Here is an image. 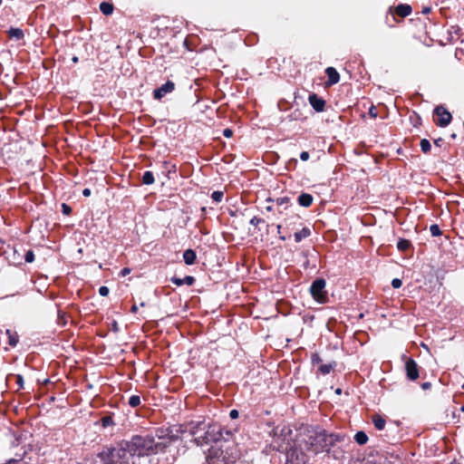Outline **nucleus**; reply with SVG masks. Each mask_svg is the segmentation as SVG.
<instances>
[{
  "label": "nucleus",
  "instance_id": "obj_1",
  "mask_svg": "<svg viewBox=\"0 0 464 464\" xmlns=\"http://www.w3.org/2000/svg\"><path fill=\"white\" fill-rule=\"evenodd\" d=\"M128 441L139 459L163 452L167 449V442L155 440L152 434L134 435Z\"/></svg>",
  "mask_w": 464,
  "mask_h": 464
},
{
  "label": "nucleus",
  "instance_id": "obj_2",
  "mask_svg": "<svg viewBox=\"0 0 464 464\" xmlns=\"http://www.w3.org/2000/svg\"><path fill=\"white\" fill-rule=\"evenodd\" d=\"M188 430L193 437V441L199 447L217 441L221 437L219 427L204 421H191Z\"/></svg>",
  "mask_w": 464,
  "mask_h": 464
},
{
  "label": "nucleus",
  "instance_id": "obj_3",
  "mask_svg": "<svg viewBox=\"0 0 464 464\" xmlns=\"http://www.w3.org/2000/svg\"><path fill=\"white\" fill-rule=\"evenodd\" d=\"M308 440V443L313 451L317 453L319 451H329L336 442L344 440V435L340 433H327L325 430H320L314 435H310Z\"/></svg>",
  "mask_w": 464,
  "mask_h": 464
},
{
  "label": "nucleus",
  "instance_id": "obj_4",
  "mask_svg": "<svg viewBox=\"0 0 464 464\" xmlns=\"http://www.w3.org/2000/svg\"><path fill=\"white\" fill-rule=\"evenodd\" d=\"M116 459L118 464H137L139 459L128 440H122L116 447Z\"/></svg>",
  "mask_w": 464,
  "mask_h": 464
},
{
  "label": "nucleus",
  "instance_id": "obj_5",
  "mask_svg": "<svg viewBox=\"0 0 464 464\" xmlns=\"http://www.w3.org/2000/svg\"><path fill=\"white\" fill-rule=\"evenodd\" d=\"M325 280L322 278L314 280L311 285L310 293L318 302H322L324 299V290L325 288Z\"/></svg>",
  "mask_w": 464,
  "mask_h": 464
},
{
  "label": "nucleus",
  "instance_id": "obj_6",
  "mask_svg": "<svg viewBox=\"0 0 464 464\" xmlns=\"http://www.w3.org/2000/svg\"><path fill=\"white\" fill-rule=\"evenodd\" d=\"M434 113L438 116L436 124L440 127H447L452 119L451 114L442 106H438L434 110Z\"/></svg>",
  "mask_w": 464,
  "mask_h": 464
},
{
  "label": "nucleus",
  "instance_id": "obj_7",
  "mask_svg": "<svg viewBox=\"0 0 464 464\" xmlns=\"http://www.w3.org/2000/svg\"><path fill=\"white\" fill-rule=\"evenodd\" d=\"M155 440L158 439V441H166L167 448L174 441L179 440V436L172 433V430L169 429H158L155 431Z\"/></svg>",
  "mask_w": 464,
  "mask_h": 464
},
{
  "label": "nucleus",
  "instance_id": "obj_8",
  "mask_svg": "<svg viewBox=\"0 0 464 464\" xmlns=\"http://www.w3.org/2000/svg\"><path fill=\"white\" fill-rule=\"evenodd\" d=\"M175 90V83L171 81H168L160 87L153 91V98L155 100H161L167 94L172 92Z\"/></svg>",
  "mask_w": 464,
  "mask_h": 464
},
{
  "label": "nucleus",
  "instance_id": "obj_9",
  "mask_svg": "<svg viewBox=\"0 0 464 464\" xmlns=\"http://www.w3.org/2000/svg\"><path fill=\"white\" fill-rule=\"evenodd\" d=\"M406 376L410 381L419 378V366L413 359H408L405 362Z\"/></svg>",
  "mask_w": 464,
  "mask_h": 464
},
{
  "label": "nucleus",
  "instance_id": "obj_10",
  "mask_svg": "<svg viewBox=\"0 0 464 464\" xmlns=\"http://www.w3.org/2000/svg\"><path fill=\"white\" fill-rule=\"evenodd\" d=\"M102 464H118L116 459V448L107 449L98 454Z\"/></svg>",
  "mask_w": 464,
  "mask_h": 464
},
{
  "label": "nucleus",
  "instance_id": "obj_11",
  "mask_svg": "<svg viewBox=\"0 0 464 464\" xmlns=\"http://www.w3.org/2000/svg\"><path fill=\"white\" fill-rule=\"evenodd\" d=\"M412 8L410 5L407 4H400L393 10L392 7L389 9V12L392 14V20L396 21L394 14H397L400 17H406L411 14Z\"/></svg>",
  "mask_w": 464,
  "mask_h": 464
},
{
  "label": "nucleus",
  "instance_id": "obj_12",
  "mask_svg": "<svg viewBox=\"0 0 464 464\" xmlns=\"http://www.w3.org/2000/svg\"><path fill=\"white\" fill-rule=\"evenodd\" d=\"M325 73L328 77L326 82L327 85L336 84L340 81V74L334 67H327Z\"/></svg>",
  "mask_w": 464,
  "mask_h": 464
},
{
  "label": "nucleus",
  "instance_id": "obj_13",
  "mask_svg": "<svg viewBox=\"0 0 464 464\" xmlns=\"http://www.w3.org/2000/svg\"><path fill=\"white\" fill-rule=\"evenodd\" d=\"M309 102L311 106L316 111H323L325 106V102L319 98L316 94H311L309 96Z\"/></svg>",
  "mask_w": 464,
  "mask_h": 464
},
{
  "label": "nucleus",
  "instance_id": "obj_14",
  "mask_svg": "<svg viewBox=\"0 0 464 464\" xmlns=\"http://www.w3.org/2000/svg\"><path fill=\"white\" fill-rule=\"evenodd\" d=\"M170 280L174 285H176L178 286H180L183 285H192L195 283V278L191 276H186L184 278H179V277L174 276Z\"/></svg>",
  "mask_w": 464,
  "mask_h": 464
},
{
  "label": "nucleus",
  "instance_id": "obj_15",
  "mask_svg": "<svg viewBox=\"0 0 464 464\" xmlns=\"http://www.w3.org/2000/svg\"><path fill=\"white\" fill-rule=\"evenodd\" d=\"M310 235H311V230H310V228H309V227H303L301 230L295 232V234H294L295 241L296 243H299V242H301L303 239H304V238H306V237H310Z\"/></svg>",
  "mask_w": 464,
  "mask_h": 464
},
{
  "label": "nucleus",
  "instance_id": "obj_16",
  "mask_svg": "<svg viewBox=\"0 0 464 464\" xmlns=\"http://www.w3.org/2000/svg\"><path fill=\"white\" fill-rule=\"evenodd\" d=\"M297 201H298L300 206L304 207V208H308L313 203V197H312V195H310L308 193H302L298 197Z\"/></svg>",
  "mask_w": 464,
  "mask_h": 464
},
{
  "label": "nucleus",
  "instance_id": "obj_17",
  "mask_svg": "<svg viewBox=\"0 0 464 464\" xmlns=\"http://www.w3.org/2000/svg\"><path fill=\"white\" fill-rule=\"evenodd\" d=\"M197 255L194 250L192 249H187L183 253V259L185 264L190 266L193 265L196 261Z\"/></svg>",
  "mask_w": 464,
  "mask_h": 464
},
{
  "label": "nucleus",
  "instance_id": "obj_18",
  "mask_svg": "<svg viewBox=\"0 0 464 464\" xmlns=\"http://www.w3.org/2000/svg\"><path fill=\"white\" fill-rule=\"evenodd\" d=\"M372 420L376 430H382L384 429L386 420L382 416L374 414L372 418Z\"/></svg>",
  "mask_w": 464,
  "mask_h": 464
},
{
  "label": "nucleus",
  "instance_id": "obj_19",
  "mask_svg": "<svg viewBox=\"0 0 464 464\" xmlns=\"http://www.w3.org/2000/svg\"><path fill=\"white\" fill-rule=\"evenodd\" d=\"M5 334L8 337V343H9V345H11L13 347L16 346V344L18 343V341H19L18 334L16 332H14V331L10 330V329H7L5 331Z\"/></svg>",
  "mask_w": 464,
  "mask_h": 464
},
{
  "label": "nucleus",
  "instance_id": "obj_20",
  "mask_svg": "<svg viewBox=\"0 0 464 464\" xmlns=\"http://www.w3.org/2000/svg\"><path fill=\"white\" fill-rule=\"evenodd\" d=\"M368 440L367 434L362 430L357 431L354 435V440L359 445L366 444Z\"/></svg>",
  "mask_w": 464,
  "mask_h": 464
},
{
  "label": "nucleus",
  "instance_id": "obj_21",
  "mask_svg": "<svg viewBox=\"0 0 464 464\" xmlns=\"http://www.w3.org/2000/svg\"><path fill=\"white\" fill-rule=\"evenodd\" d=\"M100 10L105 15H110L113 12V5L108 2H102L100 4Z\"/></svg>",
  "mask_w": 464,
  "mask_h": 464
},
{
  "label": "nucleus",
  "instance_id": "obj_22",
  "mask_svg": "<svg viewBox=\"0 0 464 464\" xmlns=\"http://www.w3.org/2000/svg\"><path fill=\"white\" fill-rule=\"evenodd\" d=\"M8 35L10 38H14L16 40H21L24 37V32L20 28H10L8 31Z\"/></svg>",
  "mask_w": 464,
  "mask_h": 464
},
{
  "label": "nucleus",
  "instance_id": "obj_23",
  "mask_svg": "<svg viewBox=\"0 0 464 464\" xmlns=\"http://www.w3.org/2000/svg\"><path fill=\"white\" fill-rule=\"evenodd\" d=\"M219 453H220V450L218 448H216L213 446L210 447L206 454V460L208 462H210V459L215 457H218Z\"/></svg>",
  "mask_w": 464,
  "mask_h": 464
},
{
  "label": "nucleus",
  "instance_id": "obj_24",
  "mask_svg": "<svg viewBox=\"0 0 464 464\" xmlns=\"http://www.w3.org/2000/svg\"><path fill=\"white\" fill-rule=\"evenodd\" d=\"M335 362L327 364H322L318 370L322 374L326 375L330 373V372L335 367Z\"/></svg>",
  "mask_w": 464,
  "mask_h": 464
},
{
  "label": "nucleus",
  "instance_id": "obj_25",
  "mask_svg": "<svg viewBox=\"0 0 464 464\" xmlns=\"http://www.w3.org/2000/svg\"><path fill=\"white\" fill-rule=\"evenodd\" d=\"M142 183L145 185H151L154 183V175L151 171H145L142 176Z\"/></svg>",
  "mask_w": 464,
  "mask_h": 464
},
{
  "label": "nucleus",
  "instance_id": "obj_26",
  "mask_svg": "<svg viewBox=\"0 0 464 464\" xmlns=\"http://www.w3.org/2000/svg\"><path fill=\"white\" fill-rule=\"evenodd\" d=\"M411 242L407 239H400L397 243V247L401 251H406L410 248Z\"/></svg>",
  "mask_w": 464,
  "mask_h": 464
},
{
  "label": "nucleus",
  "instance_id": "obj_27",
  "mask_svg": "<svg viewBox=\"0 0 464 464\" xmlns=\"http://www.w3.org/2000/svg\"><path fill=\"white\" fill-rule=\"evenodd\" d=\"M128 403L132 408L138 407L140 404V397L139 395H131L129 398Z\"/></svg>",
  "mask_w": 464,
  "mask_h": 464
},
{
  "label": "nucleus",
  "instance_id": "obj_28",
  "mask_svg": "<svg viewBox=\"0 0 464 464\" xmlns=\"http://www.w3.org/2000/svg\"><path fill=\"white\" fill-rule=\"evenodd\" d=\"M300 218L296 215L291 216L288 218L285 219V226L288 228H291L292 226H295L298 221Z\"/></svg>",
  "mask_w": 464,
  "mask_h": 464
},
{
  "label": "nucleus",
  "instance_id": "obj_29",
  "mask_svg": "<svg viewBox=\"0 0 464 464\" xmlns=\"http://www.w3.org/2000/svg\"><path fill=\"white\" fill-rule=\"evenodd\" d=\"M420 149H421L422 152H424V153L429 152L430 150V148H431L430 141L428 140H426V139H422L420 140Z\"/></svg>",
  "mask_w": 464,
  "mask_h": 464
},
{
  "label": "nucleus",
  "instance_id": "obj_30",
  "mask_svg": "<svg viewBox=\"0 0 464 464\" xmlns=\"http://www.w3.org/2000/svg\"><path fill=\"white\" fill-rule=\"evenodd\" d=\"M223 196H224V194L222 191L216 190V191L212 192L211 198L216 202H220L223 198Z\"/></svg>",
  "mask_w": 464,
  "mask_h": 464
},
{
  "label": "nucleus",
  "instance_id": "obj_31",
  "mask_svg": "<svg viewBox=\"0 0 464 464\" xmlns=\"http://www.w3.org/2000/svg\"><path fill=\"white\" fill-rule=\"evenodd\" d=\"M430 234L433 236V237H438V236H440L441 235V230L440 228L439 227L438 225L434 224V225H431L430 227Z\"/></svg>",
  "mask_w": 464,
  "mask_h": 464
},
{
  "label": "nucleus",
  "instance_id": "obj_32",
  "mask_svg": "<svg viewBox=\"0 0 464 464\" xmlns=\"http://www.w3.org/2000/svg\"><path fill=\"white\" fill-rule=\"evenodd\" d=\"M102 424L104 428L113 425V420L111 416H104L102 418Z\"/></svg>",
  "mask_w": 464,
  "mask_h": 464
},
{
  "label": "nucleus",
  "instance_id": "obj_33",
  "mask_svg": "<svg viewBox=\"0 0 464 464\" xmlns=\"http://www.w3.org/2000/svg\"><path fill=\"white\" fill-rule=\"evenodd\" d=\"M24 260L26 263H32L34 260V253L33 250H28L24 255Z\"/></svg>",
  "mask_w": 464,
  "mask_h": 464
},
{
  "label": "nucleus",
  "instance_id": "obj_34",
  "mask_svg": "<svg viewBox=\"0 0 464 464\" xmlns=\"http://www.w3.org/2000/svg\"><path fill=\"white\" fill-rule=\"evenodd\" d=\"M62 212L64 215H70L72 213V208L69 205L63 203L62 204Z\"/></svg>",
  "mask_w": 464,
  "mask_h": 464
},
{
  "label": "nucleus",
  "instance_id": "obj_35",
  "mask_svg": "<svg viewBox=\"0 0 464 464\" xmlns=\"http://www.w3.org/2000/svg\"><path fill=\"white\" fill-rule=\"evenodd\" d=\"M15 382H16V384L18 385V388L19 389H23L24 388V378L21 374H17L15 375Z\"/></svg>",
  "mask_w": 464,
  "mask_h": 464
},
{
  "label": "nucleus",
  "instance_id": "obj_36",
  "mask_svg": "<svg viewBox=\"0 0 464 464\" xmlns=\"http://www.w3.org/2000/svg\"><path fill=\"white\" fill-rule=\"evenodd\" d=\"M264 222H265V221H264V219H262V218H257V217H254V218H252L250 219V224H251L252 226H257V225H259V224H261V223H264Z\"/></svg>",
  "mask_w": 464,
  "mask_h": 464
},
{
  "label": "nucleus",
  "instance_id": "obj_37",
  "mask_svg": "<svg viewBox=\"0 0 464 464\" xmlns=\"http://www.w3.org/2000/svg\"><path fill=\"white\" fill-rule=\"evenodd\" d=\"M110 293V290L107 286H101L99 288V294L102 295V296H107Z\"/></svg>",
  "mask_w": 464,
  "mask_h": 464
},
{
  "label": "nucleus",
  "instance_id": "obj_38",
  "mask_svg": "<svg viewBox=\"0 0 464 464\" xmlns=\"http://www.w3.org/2000/svg\"><path fill=\"white\" fill-rule=\"evenodd\" d=\"M401 285H402V282H401V279H399V278H394V279H392V286L393 288H400V287L401 286Z\"/></svg>",
  "mask_w": 464,
  "mask_h": 464
},
{
  "label": "nucleus",
  "instance_id": "obj_39",
  "mask_svg": "<svg viewBox=\"0 0 464 464\" xmlns=\"http://www.w3.org/2000/svg\"><path fill=\"white\" fill-rule=\"evenodd\" d=\"M311 359H312V363L313 364H317V363L322 362V359H321V357L319 356L318 353H313Z\"/></svg>",
  "mask_w": 464,
  "mask_h": 464
},
{
  "label": "nucleus",
  "instance_id": "obj_40",
  "mask_svg": "<svg viewBox=\"0 0 464 464\" xmlns=\"http://www.w3.org/2000/svg\"><path fill=\"white\" fill-rule=\"evenodd\" d=\"M309 158H310V155H309V153L307 151L301 152V154H300L301 160L306 161V160H309Z\"/></svg>",
  "mask_w": 464,
  "mask_h": 464
},
{
  "label": "nucleus",
  "instance_id": "obj_41",
  "mask_svg": "<svg viewBox=\"0 0 464 464\" xmlns=\"http://www.w3.org/2000/svg\"><path fill=\"white\" fill-rule=\"evenodd\" d=\"M164 165L166 166V168L168 169V174H170V173H176V166L175 165H171L169 168L168 167V163L165 161L164 162Z\"/></svg>",
  "mask_w": 464,
  "mask_h": 464
},
{
  "label": "nucleus",
  "instance_id": "obj_42",
  "mask_svg": "<svg viewBox=\"0 0 464 464\" xmlns=\"http://www.w3.org/2000/svg\"><path fill=\"white\" fill-rule=\"evenodd\" d=\"M223 135L226 137V138H231L232 135H233V130L231 129H225L223 130Z\"/></svg>",
  "mask_w": 464,
  "mask_h": 464
},
{
  "label": "nucleus",
  "instance_id": "obj_43",
  "mask_svg": "<svg viewBox=\"0 0 464 464\" xmlns=\"http://www.w3.org/2000/svg\"><path fill=\"white\" fill-rule=\"evenodd\" d=\"M229 416L231 419H237L238 417V411L237 410H231L229 412Z\"/></svg>",
  "mask_w": 464,
  "mask_h": 464
},
{
  "label": "nucleus",
  "instance_id": "obj_44",
  "mask_svg": "<svg viewBox=\"0 0 464 464\" xmlns=\"http://www.w3.org/2000/svg\"><path fill=\"white\" fill-rule=\"evenodd\" d=\"M276 203H277L279 206H282V205H283V204H285V203H288V198H277Z\"/></svg>",
  "mask_w": 464,
  "mask_h": 464
},
{
  "label": "nucleus",
  "instance_id": "obj_45",
  "mask_svg": "<svg viewBox=\"0 0 464 464\" xmlns=\"http://www.w3.org/2000/svg\"><path fill=\"white\" fill-rule=\"evenodd\" d=\"M369 114H370L372 118H376V117H377L376 109H375L373 106L370 108V110H369Z\"/></svg>",
  "mask_w": 464,
  "mask_h": 464
},
{
  "label": "nucleus",
  "instance_id": "obj_46",
  "mask_svg": "<svg viewBox=\"0 0 464 464\" xmlns=\"http://www.w3.org/2000/svg\"><path fill=\"white\" fill-rule=\"evenodd\" d=\"M130 268H128V267H124V268L121 271V275L122 276H127V275H128V274H130Z\"/></svg>",
  "mask_w": 464,
  "mask_h": 464
},
{
  "label": "nucleus",
  "instance_id": "obj_47",
  "mask_svg": "<svg viewBox=\"0 0 464 464\" xmlns=\"http://www.w3.org/2000/svg\"><path fill=\"white\" fill-rule=\"evenodd\" d=\"M430 387H431L430 382H423V383L421 384V388H422L423 390H428V389H430Z\"/></svg>",
  "mask_w": 464,
  "mask_h": 464
},
{
  "label": "nucleus",
  "instance_id": "obj_48",
  "mask_svg": "<svg viewBox=\"0 0 464 464\" xmlns=\"http://www.w3.org/2000/svg\"><path fill=\"white\" fill-rule=\"evenodd\" d=\"M82 195H83L84 197H89V196L91 195V189H90V188H84V189L82 190Z\"/></svg>",
  "mask_w": 464,
  "mask_h": 464
},
{
  "label": "nucleus",
  "instance_id": "obj_49",
  "mask_svg": "<svg viewBox=\"0 0 464 464\" xmlns=\"http://www.w3.org/2000/svg\"><path fill=\"white\" fill-rule=\"evenodd\" d=\"M370 464H390L387 461H370Z\"/></svg>",
  "mask_w": 464,
  "mask_h": 464
},
{
  "label": "nucleus",
  "instance_id": "obj_50",
  "mask_svg": "<svg viewBox=\"0 0 464 464\" xmlns=\"http://www.w3.org/2000/svg\"><path fill=\"white\" fill-rule=\"evenodd\" d=\"M130 311H131V313H134V314H135V313H137V311H138V306H137L136 304H133V305L131 306Z\"/></svg>",
  "mask_w": 464,
  "mask_h": 464
},
{
  "label": "nucleus",
  "instance_id": "obj_51",
  "mask_svg": "<svg viewBox=\"0 0 464 464\" xmlns=\"http://www.w3.org/2000/svg\"><path fill=\"white\" fill-rule=\"evenodd\" d=\"M294 456V452L288 454V457H287V461H292V458Z\"/></svg>",
  "mask_w": 464,
  "mask_h": 464
},
{
  "label": "nucleus",
  "instance_id": "obj_52",
  "mask_svg": "<svg viewBox=\"0 0 464 464\" xmlns=\"http://www.w3.org/2000/svg\"><path fill=\"white\" fill-rule=\"evenodd\" d=\"M72 63H78L79 59H78V57H77V56H73V57L72 58Z\"/></svg>",
  "mask_w": 464,
  "mask_h": 464
},
{
  "label": "nucleus",
  "instance_id": "obj_53",
  "mask_svg": "<svg viewBox=\"0 0 464 464\" xmlns=\"http://www.w3.org/2000/svg\"><path fill=\"white\" fill-rule=\"evenodd\" d=\"M276 228H277V233L280 235L281 229H282V225H277Z\"/></svg>",
  "mask_w": 464,
  "mask_h": 464
},
{
  "label": "nucleus",
  "instance_id": "obj_54",
  "mask_svg": "<svg viewBox=\"0 0 464 464\" xmlns=\"http://www.w3.org/2000/svg\"><path fill=\"white\" fill-rule=\"evenodd\" d=\"M430 9L429 7H428V8H425V9L423 10V13H424V14H428V13L430 12Z\"/></svg>",
  "mask_w": 464,
  "mask_h": 464
},
{
  "label": "nucleus",
  "instance_id": "obj_55",
  "mask_svg": "<svg viewBox=\"0 0 464 464\" xmlns=\"http://www.w3.org/2000/svg\"><path fill=\"white\" fill-rule=\"evenodd\" d=\"M266 209L267 211H271V210L273 209V208H272V206H267V207L266 208Z\"/></svg>",
  "mask_w": 464,
  "mask_h": 464
},
{
  "label": "nucleus",
  "instance_id": "obj_56",
  "mask_svg": "<svg viewBox=\"0 0 464 464\" xmlns=\"http://www.w3.org/2000/svg\"><path fill=\"white\" fill-rule=\"evenodd\" d=\"M279 238H280L281 240H283V241H285V240L286 239V237H285V236H281V235L279 236Z\"/></svg>",
  "mask_w": 464,
  "mask_h": 464
},
{
  "label": "nucleus",
  "instance_id": "obj_57",
  "mask_svg": "<svg viewBox=\"0 0 464 464\" xmlns=\"http://www.w3.org/2000/svg\"><path fill=\"white\" fill-rule=\"evenodd\" d=\"M112 326H113V329L116 331L117 330V323L114 322Z\"/></svg>",
  "mask_w": 464,
  "mask_h": 464
},
{
  "label": "nucleus",
  "instance_id": "obj_58",
  "mask_svg": "<svg viewBox=\"0 0 464 464\" xmlns=\"http://www.w3.org/2000/svg\"><path fill=\"white\" fill-rule=\"evenodd\" d=\"M336 393H341V389H337Z\"/></svg>",
  "mask_w": 464,
  "mask_h": 464
},
{
  "label": "nucleus",
  "instance_id": "obj_59",
  "mask_svg": "<svg viewBox=\"0 0 464 464\" xmlns=\"http://www.w3.org/2000/svg\"><path fill=\"white\" fill-rule=\"evenodd\" d=\"M450 464H460L459 462H457V461H453L451 462Z\"/></svg>",
  "mask_w": 464,
  "mask_h": 464
},
{
  "label": "nucleus",
  "instance_id": "obj_60",
  "mask_svg": "<svg viewBox=\"0 0 464 464\" xmlns=\"http://www.w3.org/2000/svg\"><path fill=\"white\" fill-rule=\"evenodd\" d=\"M363 464H370V460L365 461Z\"/></svg>",
  "mask_w": 464,
  "mask_h": 464
}]
</instances>
